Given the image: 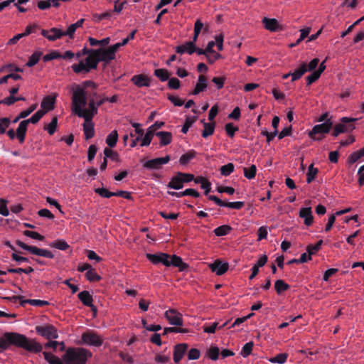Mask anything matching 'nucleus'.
<instances>
[{
	"label": "nucleus",
	"instance_id": "a18cd8bd",
	"mask_svg": "<svg viewBox=\"0 0 364 364\" xmlns=\"http://www.w3.org/2000/svg\"><path fill=\"white\" fill-rule=\"evenodd\" d=\"M215 124L214 123H204V129L202 132V136L206 138L214 133Z\"/></svg>",
	"mask_w": 364,
	"mask_h": 364
},
{
	"label": "nucleus",
	"instance_id": "f704fd0d",
	"mask_svg": "<svg viewBox=\"0 0 364 364\" xmlns=\"http://www.w3.org/2000/svg\"><path fill=\"white\" fill-rule=\"evenodd\" d=\"M355 119H351V118H348V117H343L341 119V122L343 123L338 124L335 125L336 131L339 134L348 132V129H349V127L346 124H345L344 123L350 122L355 121ZM354 129V127H352L350 128V129Z\"/></svg>",
	"mask_w": 364,
	"mask_h": 364
},
{
	"label": "nucleus",
	"instance_id": "423d86ee",
	"mask_svg": "<svg viewBox=\"0 0 364 364\" xmlns=\"http://www.w3.org/2000/svg\"><path fill=\"white\" fill-rule=\"evenodd\" d=\"M97 87L96 83L92 80L83 81L81 84L77 85L73 88L72 99H77L79 102L84 101V97L87 95L86 89L87 87L96 89Z\"/></svg>",
	"mask_w": 364,
	"mask_h": 364
},
{
	"label": "nucleus",
	"instance_id": "f8f14e48",
	"mask_svg": "<svg viewBox=\"0 0 364 364\" xmlns=\"http://www.w3.org/2000/svg\"><path fill=\"white\" fill-rule=\"evenodd\" d=\"M77 117L80 118L84 119V123H83V132L86 139H91L94 136L95 134V129H94V124L92 122V118L88 117L87 115L82 114L81 112H80V114H76Z\"/></svg>",
	"mask_w": 364,
	"mask_h": 364
},
{
	"label": "nucleus",
	"instance_id": "c756f323",
	"mask_svg": "<svg viewBox=\"0 0 364 364\" xmlns=\"http://www.w3.org/2000/svg\"><path fill=\"white\" fill-rule=\"evenodd\" d=\"M363 157H364V147L350 154L347 159V164L352 165Z\"/></svg>",
	"mask_w": 364,
	"mask_h": 364
},
{
	"label": "nucleus",
	"instance_id": "0e129e2a",
	"mask_svg": "<svg viewBox=\"0 0 364 364\" xmlns=\"http://www.w3.org/2000/svg\"><path fill=\"white\" fill-rule=\"evenodd\" d=\"M104 154L106 159L109 158L113 161H117L118 159V154L109 148H105L104 149Z\"/></svg>",
	"mask_w": 364,
	"mask_h": 364
},
{
	"label": "nucleus",
	"instance_id": "1a4fd4ad",
	"mask_svg": "<svg viewBox=\"0 0 364 364\" xmlns=\"http://www.w3.org/2000/svg\"><path fill=\"white\" fill-rule=\"evenodd\" d=\"M319 63V60L318 58H314L311 60L309 64L306 63H303L295 71L293 74L292 81H295L299 80L302 77L304 74L306 72H313L315 70L316 67L318 66Z\"/></svg>",
	"mask_w": 364,
	"mask_h": 364
},
{
	"label": "nucleus",
	"instance_id": "20e7f679",
	"mask_svg": "<svg viewBox=\"0 0 364 364\" xmlns=\"http://www.w3.org/2000/svg\"><path fill=\"white\" fill-rule=\"evenodd\" d=\"M98 60L95 55H88L85 60H80L78 64L72 65V69L75 73H87L92 69H96Z\"/></svg>",
	"mask_w": 364,
	"mask_h": 364
},
{
	"label": "nucleus",
	"instance_id": "bf43d9fd",
	"mask_svg": "<svg viewBox=\"0 0 364 364\" xmlns=\"http://www.w3.org/2000/svg\"><path fill=\"white\" fill-rule=\"evenodd\" d=\"M208 355L211 360H216L219 357L220 350L216 346L211 347L208 351Z\"/></svg>",
	"mask_w": 364,
	"mask_h": 364
},
{
	"label": "nucleus",
	"instance_id": "a211bd4d",
	"mask_svg": "<svg viewBox=\"0 0 364 364\" xmlns=\"http://www.w3.org/2000/svg\"><path fill=\"white\" fill-rule=\"evenodd\" d=\"M146 257L154 264L161 263L166 267H168V255L166 253L147 254Z\"/></svg>",
	"mask_w": 364,
	"mask_h": 364
},
{
	"label": "nucleus",
	"instance_id": "cd10ccee",
	"mask_svg": "<svg viewBox=\"0 0 364 364\" xmlns=\"http://www.w3.org/2000/svg\"><path fill=\"white\" fill-rule=\"evenodd\" d=\"M156 136L159 138L161 146H166L172 141V134L169 132H158Z\"/></svg>",
	"mask_w": 364,
	"mask_h": 364
},
{
	"label": "nucleus",
	"instance_id": "473e14b6",
	"mask_svg": "<svg viewBox=\"0 0 364 364\" xmlns=\"http://www.w3.org/2000/svg\"><path fill=\"white\" fill-rule=\"evenodd\" d=\"M167 187L175 190H179L183 187V184L182 183L178 173L171 178L170 181L167 184Z\"/></svg>",
	"mask_w": 364,
	"mask_h": 364
},
{
	"label": "nucleus",
	"instance_id": "69168bd1",
	"mask_svg": "<svg viewBox=\"0 0 364 364\" xmlns=\"http://www.w3.org/2000/svg\"><path fill=\"white\" fill-rule=\"evenodd\" d=\"M179 178L183 184L184 183H188L194 179V176L191 173H186L182 172H178Z\"/></svg>",
	"mask_w": 364,
	"mask_h": 364
},
{
	"label": "nucleus",
	"instance_id": "9b49d317",
	"mask_svg": "<svg viewBox=\"0 0 364 364\" xmlns=\"http://www.w3.org/2000/svg\"><path fill=\"white\" fill-rule=\"evenodd\" d=\"M333 126L332 121H326L323 123L316 124L313 127L312 129L309 132V136L314 140H319L315 137L318 134L328 133Z\"/></svg>",
	"mask_w": 364,
	"mask_h": 364
},
{
	"label": "nucleus",
	"instance_id": "6e6552de",
	"mask_svg": "<svg viewBox=\"0 0 364 364\" xmlns=\"http://www.w3.org/2000/svg\"><path fill=\"white\" fill-rule=\"evenodd\" d=\"M35 331L38 335L48 340L56 339L58 338V330L53 325L45 324L42 326H36L35 327Z\"/></svg>",
	"mask_w": 364,
	"mask_h": 364
},
{
	"label": "nucleus",
	"instance_id": "f3484780",
	"mask_svg": "<svg viewBox=\"0 0 364 364\" xmlns=\"http://www.w3.org/2000/svg\"><path fill=\"white\" fill-rule=\"evenodd\" d=\"M210 269L217 275L225 274L229 267L228 263L217 259L214 262L208 264Z\"/></svg>",
	"mask_w": 364,
	"mask_h": 364
},
{
	"label": "nucleus",
	"instance_id": "7ed1b4c3",
	"mask_svg": "<svg viewBox=\"0 0 364 364\" xmlns=\"http://www.w3.org/2000/svg\"><path fill=\"white\" fill-rule=\"evenodd\" d=\"M87 104V96L84 97V101L80 102L77 99H72V111L75 114H80V112L85 116L87 115L90 117L97 113L98 107L97 102L93 99L90 100L88 102V107L85 108Z\"/></svg>",
	"mask_w": 364,
	"mask_h": 364
},
{
	"label": "nucleus",
	"instance_id": "c85d7f7f",
	"mask_svg": "<svg viewBox=\"0 0 364 364\" xmlns=\"http://www.w3.org/2000/svg\"><path fill=\"white\" fill-rule=\"evenodd\" d=\"M168 267L173 266L178 267L180 270H183L186 267V264L183 262L182 259L177 255H168Z\"/></svg>",
	"mask_w": 364,
	"mask_h": 364
},
{
	"label": "nucleus",
	"instance_id": "bb28decb",
	"mask_svg": "<svg viewBox=\"0 0 364 364\" xmlns=\"http://www.w3.org/2000/svg\"><path fill=\"white\" fill-rule=\"evenodd\" d=\"M55 102V98L54 97H52L50 95L46 96L43 98L42 102H41V107L43 110V112H45V114L48 112V111L53 110L54 109V105Z\"/></svg>",
	"mask_w": 364,
	"mask_h": 364
},
{
	"label": "nucleus",
	"instance_id": "ddd939ff",
	"mask_svg": "<svg viewBox=\"0 0 364 364\" xmlns=\"http://www.w3.org/2000/svg\"><path fill=\"white\" fill-rule=\"evenodd\" d=\"M165 318L171 325L181 326L183 325L182 314L175 309H168L164 313Z\"/></svg>",
	"mask_w": 364,
	"mask_h": 364
},
{
	"label": "nucleus",
	"instance_id": "e2e57ef3",
	"mask_svg": "<svg viewBox=\"0 0 364 364\" xmlns=\"http://www.w3.org/2000/svg\"><path fill=\"white\" fill-rule=\"evenodd\" d=\"M97 151V147L95 144H92L89 146L87 150V160L91 162L95 157Z\"/></svg>",
	"mask_w": 364,
	"mask_h": 364
},
{
	"label": "nucleus",
	"instance_id": "c03bdc74",
	"mask_svg": "<svg viewBox=\"0 0 364 364\" xmlns=\"http://www.w3.org/2000/svg\"><path fill=\"white\" fill-rule=\"evenodd\" d=\"M86 279L90 282H96L101 279V277L97 274L95 269L92 267L86 272Z\"/></svg>",
	"mask_w": 364,
	"mask_h": 364
},
{
	"label": "nucleus",
	"instance_id": "f257e3e1",
	"mask_svg": "<svg viewBox=\"0 0 364 364\" xmlns=\"http://www.w3.org/2000/svg\"><path fill=\"white\" fill-rule=\"evenodd\" d=\"M10 346L21 348L33 353H40L43 350V346L36 339L29 338L16 332H6L0 337V353L9 348Z\"/></svg>",
	"mask_w": 364,
	"mask_h": 364
},
{
	"label": "nucleus",
	"instance_id": "79ce46f5",
	"mask_svg": "<svg viewBox=\"0 0 364 364\" xmlns=\"http://www.w3.org/2000/svg\"><path fill=\"white\" fill-rule=\"evenodd\" d=\"M154 75L157 77L161 82H165L168 80L169 74L166 69H156L154 70Z\"/></svg>",
	"mask_w": 364,
	"mask_h": 364
},
{
	"label": "nucleus",
	"instance_id": "aec40b11",
	"mask_svg": "<svg viewBox=\"0 0 364 364\" xmlns=\"http://www.w3.org/2000/svg\"><path fill=\"white\" fill-rule=\"evenodd\" d=\"M14 301H19L21 306H23L26 304H29L34 306H43L48 305V301L41 299H23V296H15L11 299Z\"/></svg>",
	"mask_w": 364,
	"mask_h": 364
},
{
	"label": "nucleus",
	"instance_id": "412c9836",
	"mask_svg": "<svg viewBox=\"0 0 364 364\" xmlns=\"http://www.w3.org/2000/svg\"><path fill=\"white\" fill-rule=\"evenodd\" d=\"M195 43L196 41H194V40L193 39V41H191L186 42L182 45L178 46L176 48V52L181 55L184 54L186 53L191 55L196 50Z\"/></svg>",
	"mask_w": 364,
	"mask_h": 364
},
{
	"label": "nucleus",
	"instance_id": "9d476101",
	"mask_svg": "<svg viewBox=\"0 0 364 364\" xmlns=\"http://www.w3.org/2000/svg\"><path fill=\"white\" fill-rule=\"evenodd\" d=\"M170 161L169 155H166L164 157L156 158L146 161L143 166L149 170H159L161 167L168 164Z\"/></svg>",
	"mask_w": 364,
	"mask_h": 364
},
{
	"label": "nucleus",
	"instance_id": "680f3d73",
	"mask_svg": "<svg viewBox=\"0 0 364 364\" xmlns=\"http://www.w3.org/2000/svg\"><path fill=\"white\" fill-rule=\"evenodd\" d=\"M57 124H58V119H57V117H53L46 128V129L50 135H53L55 132L56 128H57Z\"/></svg>",
	"mask_w": 364,
	"mask_h": 364
},
{
	"label": "nucleus",
	"instance_id": "7c9ffc66",
	"mask_svg": "<svg viewBox=\"0 0 364 364\" xmlns=\"http://www.w3.org/2000/svg\"><path fill=\"white\" fill-rule=\"evenodd\" d=\"M207 87V80L205 76L200 75L198 77V82L196 85L194 90L192 92V94L196 95L199 94L200 92L204 91Z\"/></svg>",
	"mask_w": 364,
	"mask_h": 364
},
{
	"label": "nucleus",
	"instance_id": "0eeeda50",
	"mask_svg": "<svg viewBox=\"0 0 364 364\" xmlns=\"http://www.w3.org/2000/svg\"><path fill=\"white\" fill-rule=\"evenodd\" d=\"M16 244L21 248L34 255L44 257L49 259H53L54 257L53 253L50 250L38 248L36 246L28 245L21 240H16Z\"/></svg>",
	"mask_w": 364,
	"mask_h": 364
},
{
	"label": "nucleus",
	"instance_id": "052dcab7",
	"mask_svg": "<svg viewBox=\"0 0 364 364\" xmlns=\"http://www.w3.org/2000/svg\"><path fill=\"white\" fill-rule=\"evenodd\" d=\"M203 26V23L200 21V20L198 19L194 24V35L193 39L194 41H197L198 36L200 34L201 29Z\"/></svg>",
	"mask_w": 364,
	"mask_h": 364
},
{
	"label": "nucleus",
	"instance_id": "a878e982",
	"mask_svg": "<svg viewBox=\"0 0 364 364\" xmlns=\"http://www.w3.org/2000/svg\"><path fill=\"white\" fill-rule=\"evenodd\" d=\"M29 0H6L0 3V12L7 7L11 3L14 2V5L17 7L20 12H25L26 9L21 6V4H26Z\"/></svg>",
	"mask_w": 364,
	"mask_h": 364
},
{
	"label": "nucleus",
	"instance_id": "4d7b16f0",
	"mask_svg": "<svg viewBox=\"0 0 364 364\" xmlns=\"http://www.w3.org/2000/svg\"><path fill=\"white\" fill-rule=\"evenodd\" d=\"M23 235L28 237H31L32 239L39 240V241H43L44 240V236H43L42 235L39 234L38 232H34V231L25 230L23 232Z\"/></svg>",
	"mask_w": 364,
	"mask_h": 364
},
{
	"label": "nucleus",
	"instance_id": "8fccbe9b",
	"mask_svg": "<svg viewBox=\"0 0 364 364\" xmlns=\"http://www.w3.org/2000/svg\"><path fill=\"white\" fill-rule=\"evenodd\" d=\"M257 172V167L252 164L249 168H244V176L247 179H252L255 177Z\"/></svg>",
	"mask_w": 364,
	"mask_h": 364
},
{
	"label": "nucleus",
	"instance_id": "3c124183",
	"mask_svg": "<svg viewBox=\"0 0 364 364\" xmlns=\"http://www.w3.org/2000/svg\"><path fill=\"white\" fill-rule=\"evenodd\" d=\"M322 243H323V240H321L316 244H315L314 245H308L306 247V251H307L308 255H310L311 256H312L313 255H315L321 249Z\"/></svg>",
	"mask_w": 364,
	"mask_h": 364
},
{
	"label": "nucleus",
	"instance_id": "338daca9",
	"mask_svg": "<svg viewBox=\"0 0 364 364\" xmlns=\"http://www.w3.org/2000/svg\"><path fill=\"white\" fill-rule=\"evenodd\" d=\"M320 76L321 75L316 70L311 72V73L306 77L307 85H310L311 84L316 81L320 77Z\"/></svg>",
	"mask_w": 364,
	"mask_h": 364
},
{
	"label": "nucleus",
	"instance_id": "37998d69",
	"mask_svg": "<svg viewBox=\"0 0 364 364\" xmlns=\"http://www.w3.org/2000/svg\"><path fill=\"white\" fill-rule=\"evenodd\" d=\"M253 346H254V343H253L252 341H250L248 343H246L243 346V347H242L240 354L243 358H247V356H249L251 354V353L252 351Z\"/></svg>",
	"mask_w": 364,
	"mask_h": 364
},
{
	"label": "nucleus",
	"instance_id": "c9c22d12",
	"mask_svg": "<svg viewBox=\"0 0 364 364\" xmlns=\"http://www.w3.org/2000/svg\"><path fill=\"white\" fill-rule=\"evenodd\" d=\"M118 132L117 130H112L107 136L105 142L109 148H113L116 146L118 141Z\"/></svg>",
	"mask_w": 364,
	"mask_h": 364
},
{
	"label": "nucleus",
	"instance_id": "f03ea898",
	"mask_svg": "<svg viewBox=\"0 0 364 364\" xmlns=\"http://www.w3.org/2000/svg\"><path fill=\"white\" fill-rule=\"evenodd\" d=\"M92 355V353L87 349L68 348L63 356V360L66 364H85Z\"/></svg>",
	"mask_w": 364,
	"mask_h": 364
},
{
	"label": "nucleus",
	"instance_id": "774afa93",
	"mask_svg": "<svg viewBox=\"0 0 364 364\" xmlns=\"http://www.w3.org/2000/svg\"><path fill=\"white\" fill-rule=\"evenodd\" d=\"M238 130V127L233 125L232 123H228L225 125V131L228 134V135L230 137H233L235 135V133Z\"/></svg>",
	"mask_w": 364,
	"mask_h": 364
},
{
	"label": "nucleus",
	"instance_id": "39448f33",
	"mask_svg": "<svg viewBox=\"0 0 364 364\" xmlns=\"http://www.w3.org/2000/svg\"><path fill=\"white\" fill-rule=\"evenodd\" d=\"M104 338L97 332L92 330H87L81 335V340L78 342L80 345H85L92 347H100L103 344Z\"/></svg>",
	"mask_w": 364,
	"mask_h": 364
},
{
	"label": "nucleus",
	"instance_id": "6e6d98bb",
	"mask_svg": "<svg viewBox=\"0 0 364 364\" xmlns=\"http://www.w3.org/2000/svg\"><path fill=\"white\" fill-rule=\"evenodd\" d=\"M11 120L8 117L0 119V134L6 133V129L10 126Z\"/></svg>",
	"mask_w": 364,
	"mask_h": 364
},
{
	"label": "nucleus",
	"instance_id": "864d4df0",
	"mask_svg": "<svg viewBox=\"0 0 364 364\" xmlns=\"http://www.w3.org/2000/svg\"><path fill=\"white\" fill-rule=\"evenodd\" d=\"M234 165L232 163H228L220 168V173L223 176H228L234 171Z\"/></svg>",
	"mask_w": 364,
	"mask_h": 364
},
{
	"label": "nucleus",
	"instance_id": "4c0bfd02",
	"mask_svg": "<svg viewBox=\"0 0 364 364\" xmlns=\"http://www.w3.org/2000/svg\"><path fill=\"white\" fill-rule=\"evenodd\" d=\"M196 156V152L193 150H191L186 154L181 155L179 159V163L182 166L187 165L192 159Z\"/></svg>",
	"mask_w": 364,
	"mask_h": 364
},
{
	"label": "nucleus",
	"instance_id": "58836bf2",
	"mask_svg": "<svg viewBox=\"0 0 364 364\" xmlns=\"http://www.w3.org/2000/svg\"><path fill=\"white\" fill-rule=\"evenodd\" d=\"M232 230V228L231 226L228 225H223L214 229L213 232L216 236L222 237L228 235Z\"/></svg>",
	"mask_w": 364,
	"mask_h": 364
},
{
	"label": "nucleus",
	"instance_id": "6ab92c4d",
	"mask_svg": "<svg viewBox=\"0 0 364 364\" xmlns=\"http://www.w3.org/2000/svg\"><path fill=\"white\" fill-rule=\"evenodd\" d=\"M132 82L138 87L151 86V78L144 74L135 75L131 78Z\"/></svg>",
	"mask_w": 364,
	"mask_h": 364
},
{
	"label": "nucleus",
	"instance_id": "603ef678",
	"mask_svg": "<svg viewBox=\"0 0 364 364\" xmlns=\"http://www.w3.org/2000/svg\"><path fill=\"white\" fill-rule=\"evenodd\" d=\"M189 332L187 328H177V327H166L164 328L163 334L166 335L169 333H186Z\"/></svg>",
	"mask_w": 364,
	"mask_h": 364
},
{
	"label": "nucleus",
	"instance_id": "de8ad7c7",
	"mask_svg": "<svg viewBox=\"0 0 364 364\" xmlns=\"http://www.w3.org/2000/svg\"><path fill=\"white\" fill-rule=\"evenodd\" d=\"M318 168L314 166V164H311L308 168L306 181L310 183L314 180L316 174L318 173Z\"/></svg>",
	"mask_w": 364,
	"mask_h": 364
},
{
	"label": "nucleus",
	"instance_id": "e433bc0d",
	"mask_svg": "<svg viewBox=\"0 0 364 364\" xmlns=\"http://www.w3.org/2000/svg\"><path fill=\"white\" fill-rule=\"evenodd\" d=\"M48 245L52 248L60 250H66L70 247L68 242L63 239H57L51 242Z\"/></svg>",
	"mask_w": 364,
	"mask_h": 364
},
{
	"label": "nucleus",
	"instance_id": "b1692460",
	"mask_svg": "<svg viewBox=\"0 0 364 364\" xmlns=\"http://www.w3.org/2000/svg\"><path fill=\"white\" fill-rule=\"evenodd\" d=\"M78 299L82 303L87 306L90 307L92 310L96 311V308L92 304V296L87 291H82L78 294Z\"/></svg>",
	"mask_w": 364,
	"mask_h": 364
},
{
	"label": "nucleus",
	"instance_id": "4be33fe9",
	"mask_svg": "<svg viewBox=\"0 0 364 364\" xmlns=\"http://www.w3.org/2000/svg\"><path fill=\"white\" fill-rule=\"evenodd\" d=\"M299 215L304 219V223L306 226H310L314 222L311 208H301L299 210Z\"/></svg>",
	"mask_w": 364,
	"mask_h": 364
},
{
	"label": "nucleus",
	"instance_id": "ea45409f",
	"mask_svg": "<svg viewBox=\"0 0 364 364\" xmlns=\"http://www.w3.org/2000/svg\"><path fill=\"white\" fill-rule=\"evenodd\" d=\"M42 55L41 51H35L28 58V60L26 63L27 67L31 68L36 65Z\"/></svg>",
	"mask_w": 364,
	"mask_h": 364
},
{
	"label": "nucleus",
	"instance_id": "dca6fc26",
	"mask_svg": "<svg viewBox=\"0 0 364 364\" xmlns=\"http://www.w3.org/2000/svg\"><path fill=\"white\" fill-rule=\"evenodd\" d=\"M265 29L271 32H277L283 30L282 26L276 18L264 17L262 21Z\"/></svg>",
	"mask_w": 364,
	"mask_h": 364
},
{
	"label": "nucleus",
	"instance_id": "4468645a",
	"mask_svg": "<svg viewBox=\"0 0 364 364\" xmlns=\"http://www.w3.org/2000/svg\"><path fill=\"white\" fill-rule=\"evenodd\" d=\"M94 52L97 58L98 62L102 61L108 63L115 58V54L109 47L107 48L95 49Z\"/></svg>",
	"mask_w": 364,
	"mask_h": 364
},
{
	"label": "nucleus",
	"instance_id": "13d9d810",
	"mask_svg": "<svg viewBox=\"0 0 364 364\" xmlns=\"http://www.w3.org/2000/svg\"><path fill=\"white\" fill-rule=\"evenodd\" d=\"M45 114V112L42 110L37 111L31 118L26 119L28 121V123L36 124L37 123Z\"/></svg>",
	"mask_w": 364,
	"mask_h": 364
},
{
	"label": "nucleus",
	"instance_id": "5fc2aeb1",
	"mask_svg": "<svg viewBox=\"0 0 364 364\" xmlns=\"http://www.w3.org/2000/svg\"><path fill=\"white\" fill-rule=\"evenodd\" d=\"M95 192L99 194L101 197L109 198L112 196H114V192L109 191L105 188H97L95 189Z\"/></svg>",
	"mask_w": 364,
	"mask_h": 364
},
{
	"label": "nucleus",
	"instance_id": "393cba45",
	"mask_svg": "<svg viewBox=\"0 0 364 364\" xmlns=\"http://www.w3.org/2000/svg\"><path fill=\"white\" fill-rule=\"evenodd\" d=\"M28 121L26 119L23 120L19 123L16 129V138L21 144H23L25 141L26 132L28 129Z\"/></svg>",
	"mask_w": 364,
	"mask_h": 364
},
{
	"label": "nucleus",
	"instance_id": "2f4dec72",
	"mask_svg": "<svg viewBox=\"0 0 364 364\" xmlns=\"http://www.w3.org/2000/svg\"><path fill=\"white\" fill-rule=\"evenodd\" d=\"M85 19L81 18L75 23L70 25L67 30L64 31L65 36H68L70 38H73L76 29L81 27Z\"/></svg>",
	"mask_w": 364,
	"mask_h": 364
},
{
	"label": "nucleus",
	"instance_id": "2eb2a0df",
	"mask_svg": "<svg viewBox=\"0 0 364 364\" xmlns=\"http://www.w3.org/2000/svg\"><path fill=\"white\" fill-rule=\"evenodd\" d=\"M41 33L50 41H54L65 36L64 31L57 28H52L49 30L42 29Z\"/></svg>",
	"mask_w": 364,
	"mask_h": 364
},
{
	"label": "nucleus",
	"instance_id": "5701e85b",
	"mask_svg": "<svg viewBox=\"0 0 364 364\" xmlns=\"http://www.w3.org/2000/svg\"><path fill=\"white\" fill-rule=\"evenodd\" d=\"M187 348L188 345L186 343H180L175 346L173 351V360L175 363H178L180 362Z\"/></svg>",
	"mask_w": 364,
	"mask_h": 364
},
{
	"label": "nucleus",
	"instance_id": "72a5a7b5",
	"mask_svg": "<svg viewBox=\"0 0 364 364\" xmlns=\"http://www.w3.org/2000/svg\"><path fill=\"white\" fill-rule=\"evenodd\" d=\"M154 134L156 135L155 132L149 127L146 129V133L143 135L140 146H148L151 144Z\"/></svg>",
	"mask_w": 364,
	"mask_h": 364
},
{
	"label": "nucleus",
	"instance_id": "49530a36",
	"mask_svg": "<svg viewBox=\"0 0 364 364\" xmlns=\"http://www.w3.org/2000/svg\"><path fill=\"white\" fill-rule=\"evenodd\" d=\"M289 286L282 279H278L274 283V288L278 294L287 290Z\"/></svg>",
	"mask_w": 364,
	"mask_h": 364
},
{
	"label": "nucleus",
	"instance_id": "a19ab883",
	"mask_svg": "<svg viewBox=\"0 0 364 364\" xmlns=\"http://www.w3.org/2000/svg\"><path fill=\"white\" fill-rule=\"evenodd\" d=\"M43 355L44 356L45 360L49 364H63L58 357L55 356V355L50 353L44 351L43 352Z\"/></svg>",
	"mask_w": 364,
	"mask_h": 364
},
{
	"label": "nucleus",
	"instance_id": "09e8293b",
	"mask_svg": "<svg viewBox=\"0 0 364 364\" xmlns=\"http://www.w3.org/2000/svg\"><path fill=\"white\" fill-rule=\"evenodd\" d=\"M287 358V353H279L275 357L269 359V361L273 363L284 364L286 363Z\"/></svg>",
	"mask_w": 364,
	"mask_h": 364
}]
</instances>
